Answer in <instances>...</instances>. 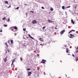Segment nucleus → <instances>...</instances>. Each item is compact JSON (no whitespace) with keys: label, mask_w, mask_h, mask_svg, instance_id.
<instances>
[{"label":"nucleus","mask_w":78,"mask_h":78,"mask_svg":"<svg viewBox=\"0 0 78 78\" xmlns=\"http://www.w3.org/2000/svg\"><path fill=\"white\" fill-rule=\"evenodd\" d=\"M11 42V44H13V40H11H11H9L8 41V43H9V44H10V42Z\"/></svg>","instance_id":"1"},{"label":"nucleus","mask_w":78,"mask_h":78,"mask_svg":"<svg viewBox=\"0 0 78 78\" xmlns=\"http://www.w3.org/2000/svg\"><path fill=\"white\" fill-rule=\"evenodd\" d=\"M14 29H15V30H17V27L15 26L14 27Z\"/></svg>","instance_id":"17"},{"label":"nucleus","mask_w":78,"mask_h":78,"mask_svg":"<svg viewBox=\"0 0 78 78\" xmlns=\"http://www.w3.org/2000/svg\"><path fill=\"white\" fill-rule=\"evenodd\" d=\"M5 45L6 46L7 48L8 47V44H7V42H6L5 43Z\"/></svg>","instance_id":"14"},{"label":"nucleus","mask_w":78,"mask_h":78,"mask_svg":"<svg viewBox=\"0 0 78 78\" xmlns=\"http://www.w3.org/2000/svg\"><path fill=\"white\" fill-rule=\"evenodd\" d=\"M20 60H21V61H23V60L22 59V58H20Z\"/></svg>","instance_id":"29"},{"label":"nucleus","mask_w":78,"mask_h":78,"mask_svg":"<svg viewBox=\"0 0 78 78\" xmlns=\"http://www.w3.org/2000/svg\"><path fill=\"white\" fill-rule=\"evenodd\" d=\"M28 13H26V15H27V14Z\"/></svg>","instance_id":"38"},{"label":"nucleus","mask_w":78,"mask_h":78,"mask_svg":"<svg viewBox=\"0 0 78 78\" xmlns=\"http://www.w3.org/2000/svg\"><path fill=\"white\" fill-rule=\"evenodd\" d=\"M1 65H0V66Z\"/></svg>","instance_id":"51"},{"label":"nucleus","mask_w":78,"mask_h":78,"mask_svg":"<svg viewBox=\"0 0 78 78\" xmlns=\"http://www.w3.org/2000/svg\"><path fill=\"white\" fill-rule=\"evenodd\" d=\"M70 35L71 36H69V37H70V38H72L73 37H75V36H74V35H73L72 34H70Z\"/></svg>","instance_id":"4"},{"label":"nucleus","mask_w":78,"mask_h":78,"mask_svg":"<svg viewBox=\"0 0 78 78\" xmlns=\"http://www.w3.org/2000/svg\"><path fill=\"white\" fill-rule=\"evenodd\" d=\"M2 30H3L2 29L0 30V32H1V33H2V32L3 31Z\"/></svg>","instance_id":"30"},{"label":"nucleus","mask_w":78,"mask_h":78,"mask_svg":"<svg viewBox=\"0 0 78 78\" xmlns=\"http://www.w3.org/2000/svg\"><path fill=\"white\" fill-rule=\"evenodd\" d=\"M76 6H76L75 7V8H76Z\"/></svg>","instance_id":"45"},{"label":"nucleus","mask_w":78,"mask_h":78,"mask_svg":"<svg viewBox=\"0 0 78 78\" xmlns=\"http://www.w3.org/2000/svg\"><path fill=\"white\" fill-rule=\"evenodd\" d=\"M9 53V50H7L6 51V53H7V52Z\"/></svg>","instance_id":"18"},{"label":"nucleus","mask_w":78,"mask_h":78,"mask_svg":"<svg viewBox=\"0 0 78 78\" xmlns=\"http://www.w3.org/2000/svg\"><path fill=\"white\" fill-rule=\"evenodd\" d=\"M62 8L63 9H65V7H64V6H62Z\"/></svg>","instance_id":"19"},{"label":"nucleus","mask_w":78,"mask_h":78,"mask_svg":"<svg viewBox=\"0 0 78 78\" xmlns=\"http://www.w3.org/2000/svg\"><path fill=\"white\" fill-rule=\"evenodd\" d=\"M11 8V5H9V7H8V8Z\"/></svg>","instance_id":"35"},{"label":"nucleus","mask_w":78,"mask_h":78,"mask_svg":"<svg viewBox=\"0 0 78 78\" xmlns=\"http://www.w3.org/2000/svg\"><path fill=\"white\" fill-rule=\"evenodd\" d=\"M28 36H29V37H30V38L31 39H34V38L33 37H31V35H30V34H29Z\"/></svg>","instance_id":"11"},{"label":"nucleus","mask_w":78,"mask_h":78,"mask_svg":"<svg viewBox=\"0 0 78 78\" xmlns=\"http://www.w3.org/2000/svg\"><path fill=\"white\" fill-rule=\"evenodd\" d=\"M7 61V56L5 58V59H4V61L5 62H6Z\"/></svg>","instance_id":"10"},{"label":"nucleus","mask_w":78,"mask_h":78,"mask_svg":"<svg viewBox=\"0 0 78 78\" xmlns=\"http://www.w3.org/2000/svg\"><path fill=\"white\" fill-rule=\"evenodd\" d=\"M67 45H65V47H67Z\"/></svg>","instance_id":"41"},{"label":"nucleus","mask_w":78,"mask_h":78,"mask_svg":"<svg viewBox=\"0 0 78 78\" xmlns=\"http://www.w3.org/2000/svg\"><path fill=\"white\" fill-rule=\"evenodd\" d=\"M23 31H26V28H23Z\"/></svg>","instance_id":"26"},{"label":"nucleus","mask_w":78,"mask_h":78,"mask_svg":"<svg viewBox=\"0 0 78 78\" xmlns=\"http://www.w3.org/2000/svg\"><path fill=\"white\" fill-rule=\"evenodd\" d=\"M39 39L41 42H44V39L42 38H39Z\"/></svg>","instance_id":"6"},{"label":"nucleus","mask_w":78,"mask_h":78,"mask_svg":"<svg viewBox=\"0 0 78 78\" xmlns=\"http://www.w3.org/2000/svg\"><path fill=\"white\" fill-rule=\"evenodd\" d=\"M5 3L6 4H7V5H8V4H9V3H8V1H5Z\"/></svg>","instance_id":"15"},{"label":"nucleus","mask_w":78,"mask_h":78,"mask_svg":"<svg viewBox=\"0 0 78 78\" xmlns=\"http://www.w3.org/2000/svg\"><path fill=\"white\" fill-rule=\"evenodd\" d=\"M78 50V46H77V47L76 49V50Z\"/></svg>","instance_id":"32"},{"label":"nucleus","mask_w":78,"mask_h":78,"mask_svg":"<svg viewBox=\"0 0 78 78\" xmlns=\"http://www.w3.org/2000/svg\"><path fill=\"white\" fill-rule=\"evenodd\" d=\"M16 35H17V34H15L14 36H16Z\"/></svg>","instance_id":"43"},{"label":"nucleus","mask_w":78,"mask_h":78,"mask_svg":"<svg viewBox=\"0 0 78 78\" xmlns=\"http://www.w3.org/2000/svg\"><path fill=\"white\" fill-rule=\"evenodd\" d=\"M3 26H4V27H8V25H5V24L3 25Z\"/></svg>","instance_id":"23"},{"label":"nucleus","mask_w":78,"mask_h":78,"mask_svg":"<svg viewBox=\"0 0 78 78\" xmlns=\"http://www.w3.org/2000/svg\"><path fill=\"white\" fill-rule=\"evenodd\" d=\"M37 22L36 21V20H34L32 22V23H33V24H34L35 23H37Z\"/></svg>","instance_id":"3"},{"label":"nucleus","mask_w":78,"mask_h":78,"mask_svg":"<svg viewBox=\"0 0 78 78\" xmlns=\"http://www.w3.org/2000/svg\"><path fill=\"white\" fill-rule=\"evenodd\" d=\"M14 31L15 32V31Z\"/></svg>","instance_id":"48"},{"label":"nucleus","mask_w":78,"mask_h":78,"mask_svg":"<svg viewBox=\"0 0 78 78\" xmlns=\"http://www.w3.org/2000/svg\"><path fill=\"white\" fill-rule=\"evenodd\" d=\"M27 70H31V69H30V68H28L27 69Z\"/></svg>","instance_id":"28"},{"label":"nucleus","mask_w":78,"mask_h":78,"mask_svg":"<svg viewBox=\"0 0 78 78\" xmlns=\"http://www.w3.org/2000/svg\"><path fill=\"white\" fill-rule=\"evenodd\" d=\"M16 61V60L15 59H13L12 61V62L11 64V66H12L13 65V63L15 62V61Z\"/></svg>","instance_id":"8"},{"label":"nucleus","mask_w":78,"mask_h":78,"mask_svg":"<svg viewBox=\"0 0 78 78\" xmlns=\"http://www.w3.org/2000/svg\"><path fill=\"white\" fill-rule=\"evenodd\" d=\"M70 8V6H69L68 7H66V8Z\"/></svg>","instance_id":"31"},{"label":"nucleus","mask_w":78,"mask_h":78,"mask_svg":"<svg viewBox=\"0 0 78 78\" xmlns=\"http://www.w3.org/2000/svg\"><path fill=\"white\" fill-rule=\"evenodd\" d=\"M2 20H5V19H6V17H4L3 18H2Z\"/></svg>","instance_id":"22"},{"label":"nucleus","mask_w":78,"mask_h":78,"mask_svg":"<svg viewBox=\"0 0 78 78\" xmlns=\"http://www.w3.org/2000/svg\"><path fill=\"white\" fill-rule=\"evenodd\" d=\"M78 61V57H76V62H77V61Z\"/></svg>","instance_id":"21"},{"label":"nucleus","mask_w":78,"mask_h":78,"mask_svg":"<svg viewBox=\"0 0 78 78\" xmlns=\"http://www.w3.org/2000/svg\"><path fill=\"white\" fill-rule=\"evenodd\" d=\"M24 5H27L26 4H24Z\"/></svg>","instance_id":"44"},{"label":"nucleus","mask_w":78,"mask_h":78,"mask_svg":"<svg viewBox=\"0 0 78 78\" xmlns=\"http://www.w3.org/2000/svg\"><path fill=\"white\" fill-rule=\"evenodd\" d=\"M66 52L67 53H69V48H66Z\"/></svg>","instance_id":"12"},{"label":"nucleus","mask_w":78,"mask_h":78,"mask_svg":"<svg viewBox=\"0 0 78 78\" xmlns=\"http://www.w3.org/2000/svg\"><path fill=\"white\" fill-rule=\"evenodd\" d=\"M23 46H24L25 47H26V46L25 44H23Z\"/></svg>","instance_id":"40"},{"label":"nucleus","mask_w":78,"mask_h":78,"mask_svg":"<svg viewBox=\"0 0 78 78\" xmlns=\"http://www.w3.org/2000/svg\"><path fill=\"white\" fill-rule=\"evenodd\" d=\"M30 12H32V13H34V11H30Z\"/></svg>","instance_id":"25"},{"label":"nucleus","mask_w":78,"mask_h":78,"mask_svg":"<svg viewBox=\"0 0 78 78\" xmlns=\"http://www.w3.org/2000/svg\"><path fill=\"white\" fill-rule=\"evenodd\" d=\"M37 56H39V54H37Z\"/></svg>","instance_id":"42"},{"label":"nucleus","mask_w":78,"mask_h":78,"mask_svg":"<svg viewBox=\"0 0 78 78\" xmlns=\"http://www.w3.org/2000/svg\"><path fill=\"white\" fill-rule=\"evenodd\" d=\"M46 27L45 26L43 27L42 28L43 30H44V29H45V28Z\"/></svg>","instance_id":"20"},{"label":"nucleus","mask_w":78,"mask_h":78,"mask_svg":"<svg viewBox=\"0 0 78 78\" xmlns=\"http://www.w3.org/2000/svg\"><path fill=\"white\" fill-rule=\"evenodd\" d=\"M12 28H13V27H11L10 28V29H12Z\"/></svg>","instance_id":"36"},{"label":"nucleus","mask_w":78,"mask_h":78,"mask_svg":"<svg viewBox=\"0 0 78 78\" xmlns=\"http://www.w3.org/2000/svg\"><path fill=\"white\" fill-rule=\"evenodd\" d=\"M45 62H47V61L44 59H42V61H41V62L43 64H45Z\"/></svg>","instance_id":"2"},{"label":"nucleus","mask_w":78,"mask_h":78,"mask_svg":"<svg viewBox=\"0 0 78 78\" xmlns=\"http://www.w3.org/2000/svg\"><path fill=\"white\" fill-rule=\"evenodd\" d=\"M66 76H67V75H66Z\"/></svg>","instance_id":"49"},{"label":"nucleus","mask_w":78,"mask_h":78,"mask_svg":"<svg viewBox=\"0 0 78 78\" xmlns=\"http://www.w3.org/2000/svg\"><path fill=\"white\" fill-rule=\"evenodd\" d=\"M73 57H74V56H74V55H73Z\"/></svg>","instance_id":"39"},{"label":"nucleus","mask_w":78,"mask_h":78,"mask_svg":"<svg viewBox=\"0 0 78 78\" xmlns=\"http://www.w3.org/2000/svg\"><path fill=\"white\" fill-rule=\"evenodd\" d=\"M31 72H30L28 73V76H30V75H31Z\"/></svg>","instance_id":"13"},{"label":"nucleus","mask_w":78,"mask_h":78,"mask_svg":"<svg viewBox=\"0 0 78 78\" xmlns=\"http://www.w3.org/2000/svg\"><path fill=\"white\" fill-rule=\"evenodd\" d=\"M27 38H28V37H27Z\"/></svg>","instance_id":"47"},{"label":"nucleus","mask_w":78,"mask_h":78,"mask_svg":"<svg viewBox=\"0 0 78 78\" xmlns=\"http://www.w3.org/2000/svg\"><path fill=\"white\" fill-rule=\"evenodd\" d=\"M64 32H65V30H62L60 32L61 34H63Z\"/></svg>","instance_id":"5"},{"label":"nucleus","mask_w":78,"mask_h":78,"mask_svg":"<svg viewBox=\"0 0 78 78\" xmlns=\"http://www.w3.org/2000/svg\"><path fill=\"white\" fill-rule=\"evenodd\" d=\"M19 7H17L16 8V9H19Z\"/></svg>","instance_id":"37"},{"label":"nucleus","mask_w":78,"mask_h":78,"mask_svg":"<svg viewBox=\"0 0 78 78\" xmlns=\"http://www.w3.org/2000/svg\"><path fill=\"white\" fill-rule=\"evenodd\" d=\"M10 20L9 19H9L7 20V22H9Z\"/></svg>","instance_id":"27"},{"label":"nucleus","mask_w":78,"mask_h":78,"mask_svg":"<svg viewBox=\"0 0 78 78\" xmlns=\"http://www.w3.org/2000/svg\"><path fill=\"white\" fill-rule=\"evenodd\" d=\"M71 23H73V24H74V22H73V19L71 20Z\"/></svg>","instance_id":"16"},{"label":"nucleus","mask_w":78,"mask_h":78,"mask_svg":"<svg viewBox=\"0 0 78 78\" xmlns=\"http://www.w3.org/2000/svg\"><path fill=\"white\" fill-rule=\"evenodd\" d=\"M72 31H75V30H71V31H70L69 32L68 34H70V33H72Z\"/></svg>","instance_id":"9"},{"label":"nucleus","mask_w":78,"mask_h":78,"mask_svg":"<svg viewBox=\"0 0 78 78\" xmlns=\"http://www.w3.org/2000/svg\"><path fill=\"white\" fill-rule=\"evenodd\" d=\"M41 8L42 9H44V7H42Z\"/></svg>","instance_id":"33"},{"label":"nucleus","mask_w":78,"mask_h":78,"mask_svg":"<svg viewBox=\"0 0 78 78\" xmlns=\"http://www.w3.org/2000/svg\"><path fill=\"white\" fill-rule=\"evenodd\" d=\"M76 9V7H75V9Z\"/></svg>","instance_id":"46"},{"label":"nucleus","mask_w":78,"mask_h":78,"mask_svg":"<svg viewBox=\"0 0 78 78\" xmlns=\"http://www.w3.org/2000/svg\"><path fill=\"white\" fill-rule=\"evenodd\" d=\"M25 39H25V38H24Z\"/></svg>","instance_id":"50"},{"label":"nucleus","mask_w":78,"mask_h":78,"mask_svg":"<svg viewBox=\"0 0 78 78\" xmlns=\"http://www.w3.org/2000/svg\"><path fill=\"white\" fill-rule=\"evenodd\" d=\"M76 53H78V50L76 51Z\"/></svg>","instance_id":"34"},{"label":"nucleus","mask_w":78,"mask_h":78,"mask_svg":"<svg viewBox=\"0 0 78 78\" xmlns=\"http://www.w3.org/2000/svg\"><path fill=\"white\" fill-rule=\"evenodd\" d=\"M53 21H51L50 19H48V23H53Z\"/></svg>","instance_id":"7"},{"label":"nucleus","mask_w":78,"mask_h":78,"mask_svg":"<svg viewBox=\"0 0 78 78\" xmlns=\"http://www.w3.org/2000/svg\"><path fill=\"white\" fill-rule=\"evenodd\" d=\"M50 10L52 11H53V8H51L50 9Z\"/></svg>","instance_id":"24"}]
</instances>
